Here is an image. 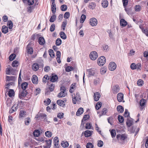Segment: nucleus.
Segmentation results:
<instances>
[{"label": "nucleus", "mask_w": 148, "mask_h": 148, "mask_svg": "<svg viewBox=\"0 0 148 148\" xmlns=\"http://www.w3.org/2000/svg\"><path fill=\"white\" fill-rule=\"evenodd\" d=\"M120 24L121 26L124 27L127 25V23L125 20L122 18L120 21Z\"/></svg>", "instance_id": "4be33fe9"}, {"label": "nucleus", "mask_w": 148, "mask_h": 148, "mask_svg": "<svg viewBox=\"0 0 148 148\" xmlns=\"http://www.w3.org/2000/svg\"><path fill=\"white\" fill-rule=\"evenodd\" d=\"M54 144L55 147H57L58 145L59 140L58 138L57 137H55L53 139Z\"/></svg>", "instance_id": "5701e85b"}, {"label": "nucleus", "mask_w": 148, "mask_h": 148, "mask_svg": "<svg viewBox=\"0 0 148 148\" xmlns=\"http://www.w3.org/2000/svg\"><path fill=\"white\" fill-rule=\"evenodd\" d=\"M92 126L91 124L89 123H87L86 125V128L87 129H90Z\"/></svg>", "instance_id": "e2e57ef3"}, {"label": "nucleus", "mask_w": 148, "mask_h": 148, "mask_svg": "<svg viewBox=\"0 0 148 148\" xmlns=\"http://www.w3.org/2000/svg\"><path fill=\"white\" fill-rule=\"evenodd\" d=\"M45 135L46 137L49 138L52 136V134L51 132L47 131L45 132Z\"/></svg>", "instance_id": "c9c22d12"}, {"label": "nucleus", "mask_w": 148, "mask_h": 148, "mask_svg": "<svg viewBox=\"0 0 148 148\" xmlns=\"http://www.w3.org/2000/svg\"><path fill=\"white\" fill-rule=\"evenodd\" d=\"M117 99L118 101L121 102L123 99V95L122 93H119L117 95Z\"/></svg>", "instance_id": "9b49d317"}, {"label": "nucleus", "mask_w": 148, "mask_h": 148, "mask_svg": "<svg viewBox=\"0 0 148 148\" xmlns=\"http://www.w3.org/2000/svg\"><path fill=\"white\" fill-rule=\"evenodd\" d=\"M103 144V142L101 140H99L98 141L97 145L99 147H102Z\"/></svg>", "instance_id": "680f3d73"}, {"label": "nucleus", "mask_w": 148, "mask_h": 148, "mask_svg": "<svg viewBox=\"0 0 148 148\" xmlns=\"http://www.w3.org/2000/svg\"><path fill=\"white\" fill-rule=\"evenodd\" d=\"M66 88L64 86H62L60 89L61 92L58 93L57 97L59 98L65 97L67 95V92H66Z\"/></svg>", "instance_id": "f257e3e1"}, {"label": "nucleus", "mask_w": 148, "mask_h": 148, "mask_svg": "<svg viewBox=\"0 0 148 148\" xmlns=\"http://www.w3.org/2000/svg\"><path fill=\"white\" fill-rule=\"evenodd\" d=\"M6 78L8 81L13 80L15 79V76H7Z\"/></svg>", "instance_id": "603ef678"}, {"label": "nucleus", "mask_w": 148, "mask_h": 148, "mask_svg": "<svg viewBox=\"0 0 148 148\" xmlns=\"http://www.w3.org/2000/svg\"><path fill=\"white\" fill-rule=\"evenodd\" d=\"M7 24L9 29H11L12 28L13 23L11 21H9L7 22Z\"/></svg>", "instance_id": "e433bc0d"}, {"label": "nucleus", "mask_w": 148, "mask_h": 148, "mask_svg": "<svg viewBox=\"0 0 148 148\" xmlns=\"http://www.w3.org/2000/svg\"><path fill=\"white\" fill-rule=\"evenodd\" d=\"M61 145L63 147H67L69 146V143L66 141H64L61 143Z\"/></svg>", "instance_id": "7c9ffc66"}, {"label": "nucleus", "mask_w": 148, "mask_h": 148, "mask_svg": "<svg viewBox=\"0 0 148 148\" xmlns=\"http://www.w3.org/2000/svg\"><path fill=\"white\" fill-rule=\"evenodd\" d=\"M101 4L103 7L106 8L107 7L108 5V2L107 0H105L102 1Z\"/></svg>", "instance_id": "2f4dec72"}, {"label": "nucleus", "mask_w": 148, "mask_h": 148, "mask_svg": "<svg viewBox=\"0 0 148 148\" xmlns=\"http://www.w3.org/2000/svg\"><path fill=\"white\" fill-rule=\"evenodd\" d=\"M97 23V20L95 18H92L90 20V24L92 26H94L96 25Z\"/></svg>", "instance_id": "6e6552de"}, {"label": "nucleus", "mask_w": 148, "mask_h": 148, "mask_svg": "<svg viewBox=\"0 0 148 148\" xmlns=\"http://www.w3.org/2000/svg\"><path fill=\"white\" fill-rule=\"evenodd\" d=\"M26 114V112L24 110H21L19 113V117L22 118L24 117L25 116Z\"/></svg>", "instance_id": "72a5a7b5"}, {"label": "nucleus", "mask_w": 148, "mask_h": 148, "mask_svg": "<svg viewBox=\"0 0 148 148\" xmlns=\"http://www.w3.org/2000/svg\"><path fill=\"white\" fill-rule=\"evenodd\" d=\"M58 77L57 76L55 75H52L50 78V81L52 82H55L57 80Z\"/></svg>", "instance_id": "6ab92c4d"}, {"label": "nucleus", "mask_w": 148, "mask_h": 148, "mask_svg": "<svg viewBox=\"0 0 148 148\" xmlns=\"http://www.w3.org/2000/svg\"><path fill=\"white\" fill-rule=\"evenodd\" d=\"M145 100L144 99H141L140 102V104L141 106H143L145 104Z\"/></svg>", "instance_id": "3c124183"}, {"label": "nucleus", "mask_w": 148, "mask_h": 148, "mask_svg": "<svg viewBox=\"0 0 148 148\" xmlns=\"http://www.w3.org/2000/svg\"><path fill=\"white\" fill-rule=\"evenodd\" d=\"M112 90L114 93H116L119 91V87L118 85H116L113 87Z\"/></svg>", "instance_id": "f3484780"}, {"label": "nucleus", "mask_w": 148, "mask_h": 148, "mask_svg": "<svg viewBox=\"0 0 148 148\" xmlns=\"http://www.w3.org/2000/svg\"><path fill=\"white\" fill-rule=\"evenodd\" d=\"M28 84L26 82L23 83L21 85V87L23 90H25Z\"/></svg>", "instance_id": "a878e982"}, {"label": "nucleus", "mask_w": 148, "mask_h": 148, "mask_svg": "<svg viewBox=\"0 0 148 148\" xmlns=\"http://www.w3.org/2000/svg\"><path fill=\"white\" fill-rule=\"evenodd\" d=\"M49 55L51 57L53 58L55 56V54L54 53L52 49H50L49 50Z\"/></svg>", "instance_id": "37998d69"}, {"label": "nucleus", "mask_w": 148, "mask_h": 148, "mask_svg": "<svg viewBox=\"0 0 148 148\" xmlns=\"http://www.w3.org/2000/svg\"><path fill=\"white\" fill-rule=\"evenodd\" d=\"M54 85L53 84H52L49 87V89L51 91H53L54 88Z\"/></svg>", "instance_id": "0e129e2a"}, {"label": "nucleus", "mask_w": 148, "mask_h": 148, "mask_svg": "<svg viewBox=\"0 0 148 148\" xmlns=\"http://www.w3.org/2000/svg\"><path fill=\"white\" fill-rule=\"evenodd\" d=\"M40 35L39 34H34L32 36V39L34 40L35 39V37L38 38V42L39 44L41 45H44L45 41L44 38L42 37H40Z\"/></svg>", "instance_id": "f03ea898"}, {"label": "nucleus", "mask_w": 148, "mask_h": 148, "mask_svg": "<svg viewBox=\"0 0 148 148\" xmlns=\"http://www.w3.org/2000/svg\"><path fill=\"white\" fill-rule=\"evenodd\" d=\"M18 61H17L16 60L12 62V66L13 67H17L18 66Z\"/></svg>", "instance_id": "6e6d98bb"}, {"label": "nucleus", "mask_w": 148, "mask_h": 148, "mask_svg": "<svg viewBox=\"0 0 148 148\" xmlns=\"http://www.w3.org/2000/svg\"><path fill=\"white\" fill-rule=\"evenodd\" d=\"M27 92L26 90H23L21 93L19 94V97L20 99L22 98L23 97L27 95Z\"/></svg>", "instance_id": "a211bd4d"}, {"label": "nucleus", "mask_w": 148, "mask_h": 148, "mask_svg": "<svg viewBox=\"0 0 148 148\" xmlns=\"http://www.w3.org/2000/svg\"><path fill=\"white\" fill-rule=\"evenodd\" d=\"M60 35L61 37V38L63 39H65L66 38V36L65 34V33L63 32H60Z\"/></svg>", "instance_id": "473e14b6"}, {"label": "nucleus", "mask_w": 148, "mask_h": 148, "mask_svg": "<svg viewBox=\"0 0 148 148\" xmlns=\"http://www.w3.org/2000/svg\"><path fill=\"white\" fill-rule=\"evenodd\" d=\"M74 69V68L71 66H68L66 67L65 70L67 72H69L70 71L73 70Z\"/></svg>", "instance_id": "a18cd8bd"}, {"label": "nucleus", "mask_w": 148, "mask_h": 148, "mask_svg": "<svg viewBox=\"0 0 148 148\" xmlns=\"http://www.w3.org/2000/svg\"><path fill=\"white\" fill-rule=\"evenodd\" d=\"M96 6L95 3L92 2L89 3V7L90 8L92 9H94Z\"/></svg>", "instance_id": "f704fd0d"}, {"label": "nucleus", "mask_w": 148, "mask_h": 148, "mask_svg": "<svg viewBox=\"0 0 148 148\" xmlns=\"http://www.w3.org/2000/svg\"><path fill=\"white\" fill-rule=\"evenodd\" d=\"M100 97V95L99 92H97L94 93V98L95 101H98Z\"/></svg>", "instance_id": "f8f14e48"}, {"label": "nucleus", "mask_w": 148, "mask_h": 148, "mask_svg": "<svg viewBox=\"0 0 148 148\" xmlns=\"http://www.w3.org/2000/svg\"><path fill=\"white\" fill-rule=\"evenodd\" d=\"M86 147V148H93V145L91 143H88L87 144Z\"/></svg>", "instance_id": "774afa93"}, {"label": "nucleus", "mask_w": 148, "mask_h": 148, "mask_svg": "<svg viewBox=\"0 0 148 148\" xmlns=\"http://www.w3.org/2000/svg\"><path fill=\"white\" fill-rule=\"evenodd\" d=\"M67 9V6L65 5H63L61 6V9L62 11H65Z\"/></svg>", "instance_id": "de8ad7c7"}, {"label": "nucleus", "mask_w": 148, "mask_h": 148, "mask_svg": "<svg viewBox=\"0 0 148 148\" xmlns=\"http://www.w3.org/2000/svg\"><path fill=\"white\" fill-rule=\"evenodd\" d=\"M133 121H127L126 124L128 127H130L133 124Z\"/></svg>", "instance_id": "338daca9"}, {"label": "nucleus", "mask_w": 148, "mask_h": 148, "mask_svg": "<svg viewBox=\"0 0 148 148\" xmlns=\"http://www.w3.org/2000/svg\"><path fill=\"white\" fill-rule=\"evenodd\" d=\"M40 134V131L38 130H35L33 133V135L35 137H38Z\"/></svg>", "instance_id": "4c0bfd02"}, {"label": "nucleus", "mask_w": 148, "mask_h": 148, "mask_svg": "<svg viewBox=\"0 0 148 148\" xmlns=\"http://www.w3.org/2000/svg\"><path fill=\"white\" fill-rule=\"evenodd\" d=\"M27 49L28 53L30 54H32L33 52V50L32 48L29 45L27 46Z\"/></svg>", "instance_id": "393cba45"}, {"label": "nucleus", "mask_w": 148, "mask_h": 148, "mask_svg": "<svg viewBox=\"0 0 148 148\" xmlns=\"http://www.w3.org/2000/svg\"><path fill=\"white\" fill-rule=\"evenodd\" d=\"M86 16L84 14H82L81 17L80 22L81 23H83L84 21Z\"/></svg>", "instance_id": "79ce46f5"}, {"label": "nucleus", "mask_w": 148, "mask_h": 148, "mask_svg": "<svg viewBox=\"0 0 148 148\" xmlns=\"http://www.w3.org/2000/svg\"><path fill=\"white\" fill-rule=\"evenodd\" d=\"M84 112V110L83 108H79L76 113V115L77 116H79L82 114Z\"/></svg>", "instance_id": "aec40b11"}, {"label": "nucleus", "mask_w": 148, "mask_h": 148, "mask_svg": "<svg viewBox=\"0 0 148 148\" xmlns=\"http://www.w3.org/2000/svg\"><path fill=\"white\" fill-rule=\"evenodd\" d=\"M116 109L117 111L120 113L123 112L124 111L123 108V106L120 105L117 106Z\"/></svg>", "instance_id": "bb28decb"}, {"label": "nucleus", "mask_w": 148, "mask_h": 148, "mask_svg": "<svg viewBox=\"0 0 148 148\" xmlns=\"http://www.w3.org/2000/svg\"><path fill=\"white\" fill-rule=\"evenodd\" d=\"M51 9L52 13L53 14H55L56 11V5L55 2H52Z\"/></svg>", "instance_id": "2eb2a0df"}, {"label": "nucleus", "mask_w": 148, "mask_h": 148, "mask_svg": "<svg viewBox=\"0 0 148 148\" xmlns=\"http://www.w3.org/2000/svg\"><path fill=\"white\" fill-rule=\"evenodd\" d=\"M62 40L60 38H57L56 41V44L57 46H59L61 44Z\"/></svg>", "instance_id": "58836bf2"}, {"label": "nucleus", "mask_w": 148, "mask_h": 148, "mask_svg": "<svg viewBox=\"0 0 148 148\" xmlns=\"http://www.w3.org/2000/svg\"><path fill=\"white\" fill-rule=\"evenodd\" d=\"M92 134L91 132L90 131L87 130L84 132L85 136L86 137L90 136Z\"/></svg>", "instance_id": "cd10ccee"}, {"label": "nucleus", "mask_w": 148, "mask_h": 148, "mask_svg": "<svg viewBox=\"0 0 148 148\" xmlns=\"http://www.w3.org/2000/svg\"><path fill=\"white\" fill-rule=\"evenodd\" d=\"M14 91L12 89L10 90L8 93V95L10 97H12L13 96H14Z\"/></svg>", "instance_id": "ea45409f"}, {"label": "nucleus", "mask_w": 148, "mask_h": 148, "mask_svg": "<svg viewBox=\"0 0 148 148\" xmlns=\"http://www.w3.org/2000/svg\"><path fill=\"white\" fill-rule=\"evenodd\" d=\"M18 108L17 106H14L12 107L10 110H9V112L10 113H12L16 111L17 109Z\"/></svg>", "instance_id": "b1692460"}, {"label": "nucleus", "mask_w": 148, "mask_h": 148, "mask_svg": "<svg viewBox=\"0 0 148 148\" xmlns=\"http://www.w3.org/2000/svg\"><path fill=\"white\" fill-rule=\"evenodd\" d=\"M143 82L142 80L139 79L138 81L137 84L138 86H142V85L143 84Z\"/></svg>", "instance_id": "864d4df0"}, {"label": "nucleus", "mask_w": 148, "mask_h": 148, "mask_svg": "<svg viewBox=\"0 0 148 148\" xmlns=\"http://www.w3.org/2000/svg\"><path fill=\"white\" fill-rule=\"evenodd\" d=\"M88 71V74L90 75H94L96 73V70L94 69H89Z\"/></svg>", "instance_id": "4468645a"}, {"label": "nucleus", "mask_w": 148, "mask_h": 148, "mask_svg": "<svg viewBox=\"0 0 148 148\" xmlns=\"http://www.w3.org/2000/svg\"><path fill=\"white\" fill-rule=\"evenodd\" d=\"M46 115L43 113H39L38 114L36 115V117L37 118H38V119H45L46 117Z\"/></svg>", "instance_id": "1a4fd4ad"}, {"label": "nucleus", "mask_w": 148, "mask_h": 148, "mask_svg": "<svg viewBox=\"0 0 148 148\" xmlns=\"http://www.w3.org/2000/svg\"><path fill=\"white\" fill-rule=\"evenodd\" d=\"M98 54L95 51H92L90 52L89 57L92 60H95L98 57Z\"/></svg>", "instance_id": "20e7f679"}, {"label": "nucleus", "mask_w": 148, "mask_h": 148, "mask_svg": "<svg viewBox=\"0 0 148 148\" xmlns=\"http://www.w3.org/2000/svg\"><path fill=\"white\" fill-rule=\"evenodd\" d=\"M124 116L125 117H127V120H132L131 119L130 116V113L128 112V110L127 109H125L124 114Z\"/></svg>", "instance_id": "9d476101"}, {"label": "nucleus", "mask_w": 148, "mask_h": 148, "mask_svg": "<svg viewBox=\"0 0 148 148\" xmlns=\"http://www.w3.org/2000/svg\"><path fill=\"white\" fill-rule=\"evenodd\" d=\"M72 100L73 103L74 104H75L77 102H78L80 100L79 99H77V97H72Z\"/></svg>", "instance_id": "5fc2aeb1"}, {"label": "nucleus", "mask_w": 148, "mask_h": 148, "mask_svg": "<svg viewBox=\"0 0 148 148\" xmlns=\"http://www.w3.org/2000/svg\"><path fill=\"white\" fill-rule=\"evenodd\" d=\"M32 82L34 84H37L38 82V78L36 75H34L32 79Z\"/></svg>", "instance_id": "ddd939ff"}, {"label": "nucleus", "mask_w": 148, "mask_h": 148, "mask_svg": "<svg viewBox=\"0 0 148 148\" xmlns=\"http://www.w3.org/2000/svg\"><path fill=\"white\" fill-rule=\"evenodd\" d=\"M111 134L112 138L115 137L116 133L115 130H112L110 131Z\"/></svg>", "instance_id": "49530a36"}, {"label": "nucleus", "mask_w": 148, "mask_h": 148, "mask_svg": "<svg viewBox=\"0 0 148 148\" xmlns=\"http://www.w3.org/2000/svg\"><path fill=\"white\" fill-rule=\"evenodd\" d=\"M39 68V66L37 63L34 64L32 66V69L35 71H37L38 69Z\"/></svg>", "instance_id": "dca6fc26"}, {"label": "nucleus", "mask_w": 148, "mask_h": 148, "mask_svg": "<svg viewBox=\"0 0 148 148\" xmlns=\"http://www.w3.org/2000/svg\"><path fill=\"white\" fill-rule=\"evenodd\" d=\"M46 142V145L44 146V148H50L52 142L51 140L48 139L45 140Z\"/></svg>", "instance_id": "0eeeda50"}, {"label": "nucleus", "mask_w": 148, "mask_h": 148, "mask_svg": "<svg viewBox=\"0 0 148 148\" xmlns=\"http://www.w3.org/2000/svg\"><path fill=\"white\" fill-rule=\"evenodd\" d=\"M101 102H98L96 106H95L96 109L98 110H99L101 107Z\"/></svg>", "instance_id": "8fccbe9b"}, {"label": "nucleus", "mask_w": 148, "mask_h": 148, "mask_svg": "<svg viewBox=\"0 0 148 148\" xmlns=\"http://www.w3.org/2000/svg\"><path fill=\"white\" fill-rule=\"evenodd\" d=\"M106 62L105 58L104 56L100 57L98 59L97 63L99 66H102Z\"/></svg>", "instance_id": "7ed1b4c3"}, {"label": "nucleus", "mask_w": 148, "mask_h": 148, "mask_svg": "<svg viewBox=\"0 0 148 148\" xmlns=\"http://www.w3.org/2000/svg\"><path fill=\"white\" fill-rule=\"evenodd\" d=\"M16 55L15 54L13 53L12 54L9 56V60L10 61H12L14 59Z\"/></svg>", "instance_id": "c03bdc74"}, {"label": "nucleus", "mask_w": 148, "mask_h": 148, "mask_svg": "<svg viewBox=\"0 0 148 148\" xmlns=\"http://www.w3.org/2000/svg\"><path fill=\"white\" fill-rule=\"evenodd\" d=\"M67 24V22L66 21H64L62 22L61 27L63 29V30H64L65 29V28Z\"/></svg>", "instance_id": "bf43d9fd"}, {"label": "nucleus", "mask_w": 148, "mask_h": 148, "mask_svg": "<svg viewBox=\"0 0 148 148\" xmlns=\"http://www.w3.org/2000/svg\"><path fill=\"white\" fill-rule=\"evenodd\" d=\"M116 67V64L114 62H111L109 66V69L110 70L113 71L115 69Z\"/></svg>", "instance_id": "423d86ee"}, {"label": "nucleus", "mask_w": 148, "mask_h": 148, "mask_svg": "<svg viewBox=\"0 0 148 148\" xmlns=\"http://www.w3.org/2000/svg\"><path fill=\"white\" fill-rule=\"evenodd\" d=\"M57 104L60 106H63L64 104V101L61 100H58L57 101Z\"/></svg>", "instance_id": "c85d7f7f"}, {"label": "nucleus", "mask_w": 148, "mask_h": 148, "mask_svg": "<svg viewBox=\"0 0 148 148\" xmlns=\"http://www.w3.org/2000/svg\"><path fill=\"white\" fill-rule=\"evenodd\" d=\"M55 25L54 24H53L51 25L50 27V30L51 32L54 31L55 29Z\"/></svg>", "instance_id": "4d7b16f0"}, {"label": "nucleus", "mask_w": 148, "mask_h": 148, "mask_svg": "<svg viewBox=\"0 0 148 148\" xmlns=\"http://www.w3.org/2000/svg\"><path fill=\"white\" fill-rule=\"evenodd\" d=\"M70 16V13L69 12H66L64 15V17L65 18H68Z\"/></svg>", "instance_id": "13d9d810"}, {"label": "nucleus", "mask_w": 148, "mask_h": 148, "mask_svg": "<svg viewBox=\"0 0 148 148\" xmlns=\"http://www.w3.org/2000/svg\"><path fill=\"white\" fill-rule=\"evenodd\" d=\"M127 138L126 134H118L116 136L117 139L121 142H123L124 140Z\"/></svg>", "instance_id": "39448f33"}, {"label": "nucleus", "mask_w": 148, "mask_h": 148, "mask_svg": "<svg viewBox=\"0 0 148 148\" xmlns=\"http://www.w3.org/2000/svg\"><path fill=\"white\" fill-rule=\"evenodd\" d=\"M8 27L6 26L3 25L1 29V31L4 34H6L8 32Z\"/></svg>", "instance_id": "412c9836"}, {"label": "nucleus", "mask_w": 148, "mask_h": 148, "mask_svg": "<svg viewBox=\"0 0 148 148\" xmlns=\"http://www.w3.org/2000/svg\"><path fill=\"white\" fill-rule=\"evenodd\" d=\"M49 77L47 75H45L44 76L42 79V81L44 83H46L47 82V80L49 79Z\"/></svg>", "instance_id": "09e8293b"}, {"label": "nucleus", "mask_w": 148, "mask_h": 148, "mask_svg": "<svg viewBox=\"0 0 148 148\" xmlns=\"http://www.w3.org/2000/svg\"><path fill=\"white\" fill-rule=\"evenodd\" d=\"M56 16L53 15H52L49 19V21L51 22H53L56 20Z\"/></svg>", "instance_id": "a19ab883"}, {"label": "nucleus", "mask_w": 148, "mask_h": 148, "mask_svg": "<svg viewBox=\"0 0 148 148\" xmlns=\"http://www.w3.org/2000/svg\"><path fill=\"white\" fill-rule=\"evenodd\" d=\"M7 69L8 70L6 73V74L7 75H9L10 73H12L16 71L15 69H13L12 68H8Z\"/></svg>", "instance_id": "c756f323"}, {"label": "nucleus", "mask_w": 148, "mask_h": 148, "mask_svg": "<svg viewBox=\"0 0 148 148\" xmlns=\"http://www.w3.org/2000/svg\"><path fill=\"white\" fill-rule=\"evenodd\" d=\"M90 117V116L88 114L85 115L84 116L83 119L82 120H87Z\"/></svg>", "instance_id": "69168bd1"}, {"label": "nucleus", "mask_w": 148, "mask_h": 148, "mask_svg": "<svg viewBox=\"0 0 148 148\" xmlns=\"http://www.w3.org/2000/svg\"><path fill=\"white\" fill-rule=\"evenodd\" d=\"M136 64L134 63L130 65V68L132 70H134L136 69Z\"/></svg>", "instance_id": "052dcab7"}]
</instances>
